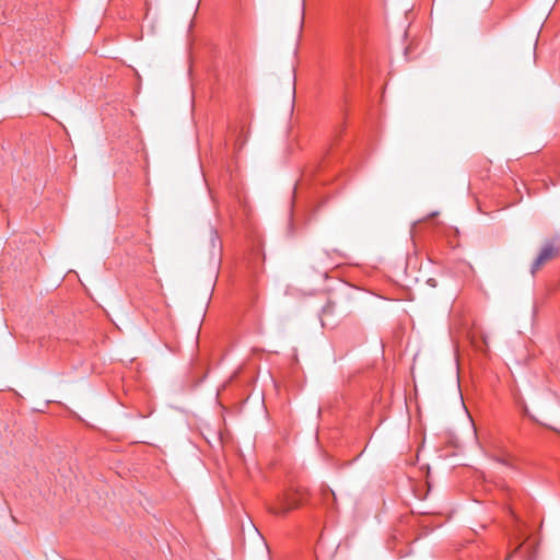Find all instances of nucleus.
<instances>
[{"label":"nucleus","mask_w":560,"mask_h":560,"mask_svg":"<svg viewBox=\"0 0 560 560\" xmlns=\"http://www.w3.org/2000/svg\"><path fill=\"white\" fill-rule=\"evenodd\" d=\"M559 249L560 247H542L540 253L532 264L530 273L534 276L546 261L558 256L560 253Z\"/></svg>","instance_id":"nucleus-1"},{"label":"nucleus","mask_w":560,"mask_h":560,"mask_svg":"<svg viewBox=\"0 0 560 560\" xmlns=\"http://www.w3.org/2000/svg\"><path fill=\"white\" fill-rule=\"evenodd\" d=\"M299 503L291 498H284L278 508H273L271 512L276 515H284L290 510L296 508Z\"/></svg>","instance_id":"nucleus-2"},{"label":"nucleus","mask_w":560,"mask_h":560,"mask_svg":"<svg viewBox=\"0 0 560 560\" xmlns=\"http://www.w3.org/2000/svg\"><path fill=\"white\" fill-rule=\"evenodd\" d=\"M523 411L524 413L529 417L532 420L536 421V422H539L541 423L539 420H537L530 412H529V409L527 408V406H524L523 407Z\"/></svg>","instance_id":"nucleus-3"},{"label":"nucleus","mask_w":560,"mask_h":560,"mask_svg":"<svg viewBox=\"0 0 560 560\" xmlns=\"http://www.w3.org/2000/svg\"><path fill=\"white\" fill-rule=\"evenodd\" d=\"M294 82H295V77L293 75V77H292V81H291V84H292V95H293V96H294V93H295Z\"/></svg>","instance_id":"nucleus-4"},{"label":"nucleus","mask_w":560,"mask_h":560,"mask_svg":"<svg viewBox=\"0 0 560 560\" xmlns=\"http://www.w3.org/2000/svg\"><path fill=\"white\" fill-rule=\"evenodd\" d=\"M557 242H560V240H557ZM555 243H556V240H552V241H547L544 245L551 246V245H555Z\"/></svg>","instance_id":"nucleus-5"},{"label":"nucleus","mask_w":560,"mask_h":560,"mask_svg":"<svg viewBox=\"0 0 560 560\" xmlns=\"http://www.w3.org/2000/svg\"><path fill=\"white\" fill-rule=\"evenodd\" d=\"M339 264H340V262H334V261H331V262H327V264H326V267H332V266H335V265L337 266V265H339Z\"/></svg>","instance_id":"nucleus-6"},{"label":"nucleus","mask_w":560,"mask_h":560,"mask_svg":"<svg viewBox=\"0 0 560 560\" xmlns=\"http://www.w3.org/2000/svg\"><path fill=\"white\" fill-rule=\"evenodd\" d=\"M331 253L338 254V253H339V250H338V249H336V248H334V249L331 250Z\"/></svg>","instance_id":"nucleus-7"},{"label":"nucleus","mask_w":560,"mask_h":560,"mask_svg":"<svg viewBox=\"0 0 560 560\" xmlns=\"http://www.w3.org/2000/svg\"><path fill=\"white\" fill-rule=\"evenodd\" d=\"M218 560H231V559H218Z\"/></svg>","instance_id":"nucleus-8"}]
</instances>
